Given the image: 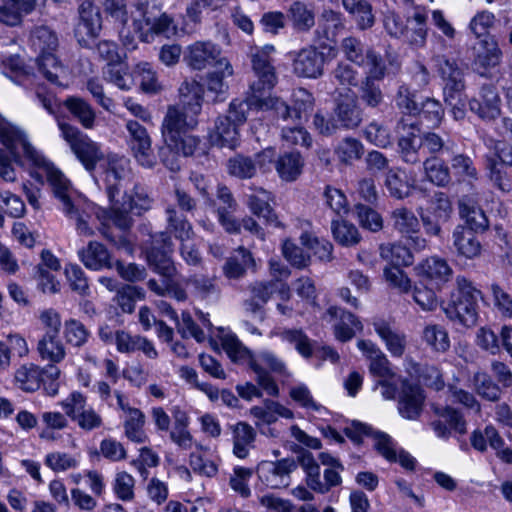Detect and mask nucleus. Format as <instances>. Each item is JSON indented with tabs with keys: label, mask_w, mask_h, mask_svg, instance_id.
I'll return each instance as SVG.
<instances>
[{
	"label": "nucleus",
	"mask_w": 512,
	"mask_h": 512,
	"mask_svg": "<svg viewBox=\"0 0 512 512\" xmlns=\"http://www.w3.org/2000/svg\"><path fill=\"white\" fill-rule=\"evenodd\" d=\"M255 267V260L249 250L240 246L236 255L227 259L223 266V273L229 279L242 278L246 271Z\"/></svg>",
	"instance_id": "nucleus-41"
},
{
	"label": "nucleus",
	"mask_w": 512,
	"mask_h": 512,
	"mask_svg": "<svg viewBox=\"0 0 512 512\" xmlns=\"http://www.w3.org/2000/svg\"><path fill=\"white\" fill-rule=\"evenodd\" d=\"M274 154L273 149H265L256 154L255 159L238 154L228 160V173L239 179H251L256 175L257 166L263 168L273 162Z\"/></svg>",
	"instance_id": "nucleus-18"
},
{
	"label": "nucleus",
	"mask_w": 512,
	"mask_h": 512,
	"mask_svg": "<svg viewBox=\"0 0 512 512\" xmlns=\"http://www.w3.org/2000/svg\"><path fill=\"white\" fill-rule=\"evenodd\" d=\"M230 428L232 432L233 454L240 459H245L254 447L256 431L251 425L242 421L231 425Z\"/></svg>",
	"instance_id": "nucleus-32"
},
{
	"label": "nucleus",
	"mask_w": 512,
	"mask_h": 512,
	"mask_svg": "<svg viewBox=\"0 0 512 512\" xmlns=\"http://www.w3.org/2000/svg\"><path fill=\"white\" fill-rule=\"evenodd\" d=\"M222 346L233 362L246 363L251 369L252 363L258 362L251 351L233 335L224 337Z\"/></svg>",
	"instance_id": "nucleus-58"
},
{
	"label": "nucleus",
	"mask_w": 512,
	"mask_h": 512,
	"mask_svg": "<svg viewBox=\"0 0 512 512\" xmlns=\"http://www.w3.org/2000/svg\"><path fill=\"white\" fill-rule=\"evenodd\" d=\"M471 70L489 81L499 80L504 75V53L495 37H485L472 48Z\"/></svg>",
	"instance_id": "nucleus-6"
},
{
	"label": "nucleus",
	"mask_w": 512,
	"mask_h": 512,
	"mask_svg": "<svg viewBox=\"0 0 512 512\" xmlns=\"http://www.w3.org/2000/svg\"><path fill=\"white\" fill-rule=\"evenodd\" d=\"M385 74L386 67L382 65L380 66V74H374V69H371L361 81L358 89L359 99L366 107L376 109L383 103L384 94L376 81L382 80Z\"/></svg>",
	"instance_id": "nucleus-24"
},
{
	"label": "nucleus",
	"mask_w": 512,
	"mask_h": 512,
	"mask_svg": "<svg viewBox=\"0 0 512 512\" xmlns=\"http://www.w3.org/2000/svg\"><path fill=\"white\" fill-rule=\"evenodd\" d=\"M63 105L84 128L92 129L94 127L96 113L86 100L70 96L64 100Z\"/></svg>",
	"instance_id": "nucleus-45"
},
{
	"label": "nucleus",
	"mask_w": 512,
	"mask_h": 512,
	"mask_svg": "<svg viewBox=\"0 0 512 512\" xmlns=\"http://www.w3.org/2000/svg\"><path fill=\"white\" fill-rule=\"evenodd\" d=\"M193 111L179 106H169L161 125L164 146L159 148L161 162L170 171L181 168L179 155L188 157L194 154L200 140L188 134L197 124V116Z\"/></svg>",
	"instance_id": "nucleus-2"
},
{
	"label": "nucleus",
	"mask_w": 512,
	"mask_h": 512,
	"mask_svg": "<svg viewBox=\"0 0 512 512\" xmlns=\"http://www.w3.org/2000/svg\"><path fill=\"white\" fill-rule=\"evenodd\" d=\"M124 203L128 210L136 215H142L151 209L153 199L148 190L141 184L136 183L132 191L124 196Z\"/></svg>",
	"instance_id": "nucleus-49"
},
{
	"label": "nucleus",
	"mask_w": 512,
	"mask_h": 512,
	"mask_svg": "<svg viewBox=\"0 0 512 512\" xmlns=\"http://www.w3.org/2000/svg\"><path fill=\"white\" fill-rule=\"evenodd\" d=\"M476 393L484 400L497 402L501 399L502 389L486 372H476L472 378Z\"/></svg>",
	"instance_id": "nucleus-55"
},
{
	"label": "nucleus",
	"mask_w": 512,
	"mask_h": 512,
	"mask_svg": "<svg viewBox=\"0 0 512 512\" xmlns=\"http://www.w3.org/2000/svg\"><path fill=\"white\" fill-rule=\"evenodd\" d=\"M293 105L289 106L285 101L284 105L287 107V115H281L276 109H271L275 116L283 121H298L302 122L307 118L309 113L313 110L314 97L305 88H298L293 92Z\"/></svg>",
	"instance_id": "nucleus-27"
},
{
	"label": "nucleus",
	"mask_w": 512,
	"mask_h": 512,
	"mask_svg": "<svg viewBox=\"0 0 512 512\" xmlns=\"http://www.w3.org/2000/svg\"><path fill=\"white\" fill-rule=\"evenodd\" d=\"M252 193L247 195V205L250 211L259 218L274 227H279L280 221L270 206L272 195L263 188L250 187Z\"/></svg>",
	"instance_id": "nucleus-25"
},
{
	"label": "nucleus",
	"mask_w": 512,
	"mask_h": 512,
	"mask_svg": "<svg viewBox=\"0 0 512 512\" xmlns=\"http://www.w3.org/2000/svg\"><path fill=\"white\" fill-rule=\"evenodd\" d=\"M344 9L352 16L359 30H367L374 26L373 7L367 0H342Z\"/></svg>",
	"instance_id": "nucleus-36"
},
{
	"label": "nucleus",
	"mask_w": 512,
	"mask_h": 512,
	"mask_svg": "<svg viewBox=\"0 0 512 512\" xmlns=\"http://www.w3.org/2000/svg\"><path fill=\"white\" fill-rule=\"evenodd\" d=\"M412 19L415 22V26L409 27L407 24L403 36L400 39L413 48H422L426 44L428 34L426 26L427 14L425 9L417 7Z\"/></svg>",
	"instance_id": "nucleus-35"
},
{
	"label": "nucleus",
	"mask_w": 512,
	"mask_h": 512,
	"mask_svg": "<svg viewBox=\"0 0 512 512\" xmlns=\"http://www.w3.org/2000/svg\"><path fill=\"white\" fill-rule=\"evenodd\" d=\"M188 66L195 70H203L208 66L226 67V74L231 73V64L222 56L221 49L211 41H196L189 45L184 57Z\"/></svg>",
	"instance_id": "nucleus-11"
},
{
	"label": "nucleus",
	"mask_w": 512,
	"mask_h": 512,
	"mask_svg": "<svg viewBox=\"0 0 512 512\" xmlns=\"http://www.w3.org/2000/svg\"><path fill=\"white\" fill-rule=\"evenodd\" d=\"M38 71L50 83L57 86H65L67 71L53 53H46L36 58Z\"/></svg>",
	"instance_id": "nucleus-37"
},
{
	"label": "nucleus",
	"mask_w": 512,
	"mask_h": 512,
	"mask_svg": "<svg viewBox=\"0 0 512 512\" xmlns=\"http://www.w3.org/2000/svg\"><path fill=\"white\" fill-rule=\"evenodd\" d=\"M417 273L421 278L441 288L445 283L451 280L453 270L445 259L432 256L418 265Z\"/></svg>",
	"instance_id": "nucleus-26"
},
{
	"label": "nucleus",
	"mask_w": 512,
	"mask_h": 512,
	"mask_svg": "<svg viewBox=\"0 0 512 512\" xmlns=\"http://www.w3.org/2000/svg\"><path fill=\"white\" fill-rule=\"evenodd\" d=\"M146 258L150 268L161 277L174 278L177 269L172 259L174 244L168 232H159L153 235Z\"/></svg>",
	"instance_id": "nucleus-10"
},
{
	"label": "nucleus",
	"mask_w": 512,
	"mask_h": 512,
	"mask_svg": "<svg viewBox=\"0 0 512 512\" xmlns=\"http://www.w3.org/2000/svg\"><path fill=\"white\" fill-rule=\"evenodd\" d=\"M433 68L442 81L444 101H451L453 96H460L466 88L465 72L457 59L443 53L431 56Z\"/></svg>",
	"instance_id": "nucleus-8"
},
{
	"label": "nucleus",
	"mask_w": 512,
	"mask_h": 512,
	"mask_svg": "<svg viewBox=\"0 0 512 512\" xmlns=\"http://www.w3.org/2000/svg\"><path fill=\"white\" fill-rule=\"evenodd\" d=\"M303 159L299 152H287L281 155L276 162V171L280 178L286 182L295 181L302 173Z\"/></svg>",
	"instance_id": "nucleus-46"
},
{
	"label": "nucleus",
	"mask_w": 512,
	"mask_h": 512,
	"mask_svg": "<svg viewBox=\"0 0 512 512\" xmlns=\"http://www.w3.org/2000/svg\"><path fill=\"white\" fill-rule=\"evenodd\" d=\"M481 291L464 276H457L456 289L451 293L450 299L443 311L446 317L463 327H473L478 320V300Z\"/></svg>",
	"instance_id": "nucleus-4"
},
{
	"label": "nucleus",
	"mask_w": 512,
	"mask_h": 512,
	"mask_svg": "<svg viewBox=\"0 0 512 512\" xmlns=\"http://www.w3.org/2000/svg\"><path fill=\"white\" fill-rule=\"evenodd\" d=\"M391 197L402 200L411 194L413 184L408 180L406 172L401 168L388 169L384 181Z\"/></svg>",
	"instance_id": "nucleus-42"
},
{
	"label": "nucleus",
	"mask_w": 512,
	"mask_h": 512,
	"mask_svg": "<svg viewBox=\"0 0 512 512\" xmlns=\"http://www.w3.org/2000/svg\"><path fill=\"white\" fill-rule=\"evenodd\" d=\"M292 28L300 33L309 32L315 26V13L306 3L296 0L287 10Z\"/></svg>",
	"instance_id": "nucleus-34"
},
{
	"label": "nucleus",
	"mask_w": 512,
	"mask_h": 512,
	"mask_svg": "<svg viewBox=\"0 0 512 512\" xmlns=\"http://www.w3.org/2000/svg\"><path fill=\"white\" fill-rule=\"evenodd\" d=\"M187 286L191 287L192 294L201 299L207 300L209 298H218L220 295V288L216 284V278L204 274H192L186 280Z\"/></svg>",
	"instance_id": "nucleus-44"
},
{
	"label": "nucleus",
	"mask_w": 512,
	"mask_h": 512,
	"mask_svg": "<svg viewBox=\"0 0 512 512\" xmlns=\"http://www.w3.org/2000/svg\"><path fill=\"white\" fill-rule=\"evenodd\" d=\"M484 166L486 177L494 188L502 193H510L512 191V180L504 167L498 166L492 159H489L488 163L484 164Z\"/></svg>",
	"instance_id": "nucleus-62"
},
{
	"label": "nucleus",
	"mask_w": 512,
	"mask_h": 512,
	"mask_svg": "<svg viewBox=\"0 0 512 512\" xmlns=\"http://www.w3.org/2000/svg\"><path fill=\"white\" fill-rule=\"evenodd\" d=\"M416 129L417 124L409 122L404 116H402L395 125L399 156L403 162L411 165L419 164L421 162V146L420 142L417 143L416 141Z\"/></svg>",
	"instance_id": "nucleus-15"
},
{
	"label": "nucleus",
	"mask_w": 512,
	"mask_h": 512,
	"mask_svg": "<svg viewBox=\"0 0 512 512\" xmlns=\"http://www.w3.org/2000/svg\"><path fill=\"white\" fill-rule=\"evenodd\" d=\"M324 58L315 47H306L295 54L293 72L298 77L318 78L323 74Z\"/></svg>",
	"instance_id": "nucleus-19"
},
{
	"label": "nucleus",
	"mask_w": 512,
	"mask_h": 512,
	"mask_svg": "<svg viewBox=\"0 0 512 512\" xmlns=\"http://www.w3.org/2000/svg\"><path fill=\"white\" fill-rule=\"evenodd\" d=\"M421 340L427 347L437 353H445L451 346L447 329L437 323H429L424 326Z\"/></svg>",
	"instance_id": "nucleus-38"
},
{
	"label": "nucleus",
	"mask_w": 512,
	"mask_h": 512,
	"mask_svg": "<svg viewBox=\"0 0 512 512\" xmlns=\"http://www.w3.org/2000/svg\"><path fill=\"white\" fill-rule=\"evenodd\" d=\"M279 336L282 341L292 345L304 359L309 360L313 357L317 342L310 339L302 329H284Z\"/></svg>",
	"instance_id": "nucleus-39"
},
{
	"label": "nucleus",
	"mask_w": 512,
	"mask_h": 512,
	"mask_svg": "<svg viewBox=\"0 0 512 512\" xmlns=\"http://www.w3.org/2000/svg\"><path fill=\"white\" fill-rule=\"evenodd\" d=\"M15 381L23 391L34 392L43 382V372L35 364H24L16 370Z\"/></svg>",
	"instance_id": "nucleus-52"
},
{
	"label": "nucleus",
	"mask_w": 512,
	"mask_h": 512,
	"mask_svg": "<svg viewBox=\"0 0 512 512\" xmlns=\"http://www.w3.org/2000/svg\"><path fill=\"white\" fill-rule=\"evenodd\" d=\"M167 222L168 229L174 234L180 242L184 240H190L193 235V229L190 222L180 214L174 207H167Z\"/></svg>",
	"instance_id": "nucleus-59"
},
{
	"label": "nucleus",
	"mask_w": 512,
	"mask_h": 512,
	"mask_svg": "<svg viewBox=\"0 0 512 512\" xmlns=\"http://www.w3.org/2000/svg\"><path fill=\"white\" fill-rule=\"evenodd\" d=\"M331 230L335 241L342 246H354L361 240L358 229L344 220H332Z\"/></svg>",
	"instance_id": "nucleus-60"
},
{
	"label": "nucleus",
	"mask_w": 512,
	"mask_h": 512,
	"mask_svg": "<svg viewBox=\"0 0 512 512\" xmlns=\"http://www.w3.org/2000/svg\"><path fill=\"white\" fill-rule=\"evenodd\" d=\"M297 468L294 459L284 458L278 461H262L258 464L259 479L273 489L287 487L290 483V474Z\"/></svg>",
	"instance_id": "nucleus-16"
},
{
	"label": "nucleus",
	"mask_w": 512,
	"mask_h": 512,
	"mask_svg": "<svg viewBox=\"0 0 512 512\" xmlns=\"http://www.w3.org/2000/svg\"><path fill=\"white\" fill-rule=\"evenodd\" d=\"M0 141L7 150H0V178L6 182L16 180L12 161L20 162L22 157L29 160L36 167H43L47 172V180L52 187L55 197L61 202L63 213L76 221L79 234L92 236L94 231L89 227L87 218L89 214L82 200L72 197V187L65 175L51 166L28 141L24 132L0 117Z\"/></svg>",
	"instance_id": "nucleus-1"
},
{
	"label": "nucleus",
	"mask_w": 512,
	"mask_h": 512,
	"mask_svg": "<svg viewBox=\"0 0 512 512\" xmlns=\"http://www.w3.org/2000/svg\"><path fill=\"white\" fill-rule=\"evenodd\" d=\"M78 256L84 266L93 271L112 269L114 266L107 248L97 241H90L78 251Z\"/></svg>",
	"instance_id": "nucleus-29"
},
{
	"label": "nucleus",
	"mask_w": 512,
	"mask_h": 512,
	"mask_svg": "<svg viewBox=\"0 0 512 512\" xmlns=\"http://www.w3.org/2000/svg\"><path fill=\"white\" fill-rule=\"evenodd\" d=\"M489 152L484 156V164L489 159L494 160L500 167H512V146L504 141L491 140Z\"/></svg>",
	"instance_id": "nucleus-64"
},
{
	"label": "nucleus",
	"mask_w": 512,
	"mask_h": 512,
	"mask_svg": "<svg viewBox=\"0 0 512 512\" xmlns=\"http://www.w3.org/2000/svg\"><path fill=\"white\" fill-rule=\"evenodd\" d=\"M273 45H265L251 52L253 79L249 85V103L260 108L276 109L281 115H287L284 100L277 96L266 95L277 84V74L273 65Z\"/></svg>",
	"instance_id": "nucleus-3"
},
{
	"label": "nucleus",
	"mask_w": 512,
	"mask_h": 512,
	"mask_svg": "<svg viewBox=\"0 0 512 512\" xmlns=\"http://www.w3.org/2000/svg\"><path fill=\"white\" fill-rule=\"evenodd\" d=\"M146 417L144 413L135 408L125 414L123 422L125 436L136 443H144L147 439L144 431Z\"/></svg>",
	"instance_id": "nucleus-50"
},
{
	"label": "nucleus",
	"mask_w": 512,
	"mask_h": 512,
	"mask_svg": "<svg viewBox=\"0 0 512 512\" xmlns=\"http://www.w3.org/2000/svg\"><path fill=\"white\" fill-rule=\"evenodd\" d=\"M58 126L62 138L67 142L76 158L88 172L92 173L97 164L104 159L100 144L71 124L59 122Z\"/></svg>",
	"instance_id": "nucleus-7"
},
{
	"label": "nucleus",
	"mask_w": 512,
	"mask_h": 512,
	"mask_svg": "<svg viewBox=\"0 0 512 512\" xmlns=\"http://www.w3.org/2000/svg\"><path fill=\"white\" fill-rule=\"evenodd\" d=\"M145 298V291L139 286L122 285L116 293L115 300L124 313H132L137 300Z\"/></svg>",
	"instance_id": "nucleus-63"
},
{
	"label": "nucleus",
	"mask_w": 512,
	"mask_h": 512,
	"mask_svg": "<svg viewBox=\"0 0 512 512\" xmlns=\"http://www.w3.org/2000/svg\"><path fill=\"white\" fill-rule=\"evenodd\" d=\"M423 169L427 179L437 186H446L451 180L449 167L439 157H427L423 161Z\"/></svg>",
	"instance_id": "nucleus-53"
},
{
	"label": "nucleus",
	"mask_w": 512,
	"mask_h": 512,
	"mask_svg": "<svg viewBox=\"0 0 512 512\" xmlns=\"http://www.w3.org/2000/svg\"><path fill=\"white\" fill-rule=\"evenodd\" d=\"M135 8L137 14L133 17V26L141 41L150 43L155 36L169 38L176 34L174 19L166 13H160L156 6L138 1Z\"/></svg>",
	"instance_id": "nucleus-5"
},
{
	"label": "nucleus",
	"mask_w": 512,
	"mask_h": 512,
	"mask_svg": "<svg viewBox=\"0 0 512 512\" xmlns=\"http://www.w3.org/2000/svg\"><path fill=\"white\" fill-rule=\"evenodd\" d=\"M102 74L107 82L114 84L121 90H130L133 85V78L129 73L128 65L122 60L106 64Z\"/></svg>",
	"instance_id": "nucleus-48"
},
{
	"label": "nucleus",
	"mask_w": 512,
	"mask_h": 512,
	"mask_svg": "<svg viewBox=\"0 0 512 512\" xmlns=\"http://www.w3.org/2000/svg\"><path fill=\"white\" fill-rule=\"evenodd\" d=\"M424 402L422 389L415 384L404 382L399 400V412L407 419L415 420L419 417Z\"/></svg>",
	"instance_id": "nucleus-30"
},
{
	"label": "nucleus",
	"mask_w": 512,
	"mask_h": 512,
	"mask_svg": "<svg viewBox=\"0 0 512 512\" xmlns=\"http://www.w3.org/2000/svg\"><path fill=\"white\" fill-rule=\"evenodd\" d=\"M340 47L347 60L368 71L374 69V74H380V66L385 65L379 53L372 48L365 49L362 41L356 37L344 38Z\"/></svg>",
	"instance_id": "nucleus-17"
},
{
	"label": "nucleus",
	"mask_w": 512,
	"mask_h": 512,
	"mask_svg": "<svg viewBox=\"0 0 512 512\" xmlns=\"http://www.w3.org/2000/svg\"><path fill=\"white\" fill-rule=\"evenodd\" d=\"M37 0H3L0 6V22L18 25L24 15L30 14L36 7Z\"/></svg>",
	"instance_id": "nucleus-33"
},
{
	"label": "nucleus",
	"mask_w": 512,
	"mask_h": 512,
	"mask_svg": "<svg viewBox=\"0 0 512 512\" xmlns=\"http://www.w3.org/2000/svg\"><path fill=\"white\" fill-rule=\"evenodd\" d=\"M125 128L128 132V146L137 163L144 168H154L157 159L147 129L138 121L132 119L126 120Z\"/></svg>",
	"instance_id": "nucleus-12"
},
{
	"label": "nucleus",
	"mask_w": 512,
	"mask_h": 512,
	"mask_svg": "<svg viewBox=\"0 0 512 512\" xmlns=\"http://www.w3.org/2000/svg\"><path fill=\"white\" fill-rule=\"evenodd\" d=\"M326 315L329 316L330 320L337 321L334 324V334L337 340L341 342H347L351 340L356 331L363 329V325L356 316L343 308L337 306H330Z\"/></svg>",
	"instance_id": "nucleus-22"
},
{
	"label": "nucleus",
	"mask_w": 512,
	"mask_h": 512,
	"mask_svg": "<svg viewBox=\"0 0 512 512\" xmlns=\"http://www.w3.org/2000/svg\"><path fill=\"white\" fill-rule=\"evenodd\" d=\"M435 413L439 418L433 420L430 425L439 438L448 439L451 435V430L459 434L466 433V421L459 411L451 407H444L436 408Z\"/></svg>",
	"instance_id": "nucleus-21"
},
{
	"label": "nucleus",
	"mask_w": 512,
	"mask_h": 512,
	"mask_svg": "<svg viewBox=\"0 0 512 512\" xmlns=\"http://www.w3.org/2000/svg\"><path fill=\"white\" fill-rule=\"evenodd\" d=\"M380 256L389 261L391 266H409L413 263L410 250L401 244H388L380 246Z\"/></svg>",
	"instance_id": "nucleus-61"
},
{
	"label": "nucleus",
	"mask_w": 512,
	"mask_h": 512,
	"mask_svg": "<svg viewBox=\"0 0 512 512\" xmlns=\"http://www.w3.org/2000/svg\"><path fill=\"white\" fill-rule=\"evenodd\" d=\"M61 406L68 416L81 430L91 432L104 425V419L99 411L88 404L87 397L81 392L70 393Z\"/></svg>",
	"instance_id": "nucleus-9"
},
{
	"label": "nucleus",
	"mask_w": 512,
	"mask_h": 512,
	"mask_svg": "<svg viewBox=\"0 0 512 512\" xmlns=\"http://www.w3.org/2000/svg\"><path fill=\"white\" fill-rule=\"evenodd\" d=\"M475 234L463 225L456 226L452 237L453 247L458 256L471 260L481 255L482 245Z\"/></svg>",
	"instance_id": "nucleus-31"
},
{
	"label": "nucleus",
	"mask_w": 512,
	"mask_h": 512,
	"mask_svg": "<svg viewBox=\"0 0 512 512\" xmlns=\"http://www.w3.org/2000/svg\"><path fill=\"white\" fill-rule=\"evenodd\" d=\"M237 127L229 117L219 116L215 122V132L211 136L213 142L220 147L234 149L239 140Z\"/></svg>",
	"instance_id": "nucleus-43"
},
{
	"label": "nucleus",
	"mask_w": 512,
	"mask_h": 512,
	"mask_svg": "<svg viewBox=\"0 0 512 512\" xmlns=\"http://www.w3.org/2000/svg\"><path fill=\"white\" fill-rule=\"evenodd\" d=\"M372 326L392 356L401 357L404 354L407 344L404 332L384 319H375Z\"/></svg>",
	"instance_id": "nucleus-23"
},
{
	"label": "nucleus",
	"mask_w": 512,
	"mask_h": 512,
	"mask_svg": "<svg viewBox=\"0 0 512 512\" xmlns=\"http://www.w3.org/2000/svg\"><path fill=\"white\" fill-rule=\"evenodd\" d=\"M204 88L195 79H186L179 87L181 107L200 114L202 109Z\"/></svg>",
	"instance_id": "nucleus-40"
},
{
	"label": "nucleus",
	"mask_w": 512,
	"mask_h": 512,
	"mask_svg": "<svg viewBox=\"0 0 512 512\" xmlns=\"http://www.w3.org/2000/svg\"><path fill=\"white\" fill-rule=\"evenodd\" d=\"M298 461L306 473V483L312 490L324 494L325 489L322 486L320 466L315 461L312 453L303 451L298 456Z\"/></svg>",
	"instance_id": "nucleus-56"
},
{
	"label": "nucleus",
	"mask_w": 512,
	"mask_h": 512,
	"mask_svg": "<svg viewBox=\"0 0 512 512\" xmlns=\"http://www.w3.org/2000/svg\"><path fill=\"white\" fill-rule=\"evenodd\" d=\"M390 220L395 231L402 236L417 234L420 222L414 212L406 207H399L391 212Z\"/></svg>",
	"instance_id": "nucleus-47"
},
{
	"label": "nucleus",
	"mask_w": 512,
	"mask_h": 512,
	"mask_svg": "<svg viewBox=\"0 0 512 512\" xmlns=\"http://www.w3.org/2000/svg\"><path fill=\"white\" fill-rule=\"evenodd\" d=\"M459 215L465 221L467 230L484 233L489 229L490 221L484 210L469 198L459 200Z\"/></svg>",
	"instance_id": "nucleus-28"
},
{
	"label": "nucleus",
	"mask_w": 512,
	"mask_h": 512,
	"mask_svg": "<svg viewBox=\"0 0 512 512\" xmlns=\"http://www.w3.org/2000/svg\"><path fill=\"white\" fill-rule=\"evenodd\" d=\"M130 175L131 167L128 158L117 154L107 156L106 165L103 169V180L110 202L115 201L123 188V182L129 180Z\"/></svg>",
	"instance_id": "nucleus-13"
},
{
	"label": "nucleus",
	"mask_w": 512,
	"mask_h": 512,
	"mask_svg": "<svg viewBox=\"0 0 512 512\" xmlns=\"http://www.w3.org/2000/svg\"><path fill=\"white\" fill-rule=\"evenodd\" d=\"M37 350L43 360L61 362L66 355L65 347L58 335H43L38 341Z\"/></svg>",
	"instance_id": "nucleus-54"
},
{
	"label": "nucleus",
	"mask_w": 512,
	"mask_h": 512,
	"mask_svg": "<svg viewBox=\"0 0 512 512\" xmlns=\"http://www.w3.org/2000/svg\"><path fill=\"white\" fill-rule=\"evenodd\" d=\"M470 112L483 121H492L501 114V98L495 85L484 83L480 86L477 96L468 100Z\"/></svg>",
	"instance_id": "nucleus-14"
},
{
	"label": "nucleus",
	"mask_w": 512,
	"mask_h": 512,
	"mask_svg": "<svg viewBox=\"0 0 512 512\" xmlns=\"http://www.w3.org/2000/svg\"><path fill=\"white\" fill-rule=\"evenodd\" d=\"M416 115H419L428 127L437 128L444 119L445 110L439 100L427 97L419 104V111Z\"/></svg>",
	"instance_id": "nucleus-57"
},
{
	"label": "nucleus",
	"mask_w": 512,
	"mask_h": 512,
	"mask_svg": "<svg viewBox=\"0 0 512 512\" xmlns=\"http://www.w3.org/2000/svg\"><path fill=\"white\" fill-rule=\"evenodd\" d=\"M30 44L32 49L38 53V56H41L55 51L58 46V38L55 32L50 28L40 26L32 31Z\"/></svg>",
	"instance_id": "nucleus-51"
},
{
	"label": "nucleus",
	"mask_w": 512,
	"mask_h": 512,
	"mask_svg": "<svg viewBox=\"0 0 512 512\" xmlns=\"http://www.w3.org/2000/svg\"><path fill=\"white\" fill-rule=\"evenodd\" d=\"M332 118L336 128L353 129L362 122V111L353 96L340 95L336 99Z\"/></svg>",
	"instance_id": "nucleus-20"
}]
</instances>
